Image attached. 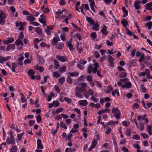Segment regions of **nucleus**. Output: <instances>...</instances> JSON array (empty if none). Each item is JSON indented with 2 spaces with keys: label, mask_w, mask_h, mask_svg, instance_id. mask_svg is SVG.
I'll return each instance as SVG.
<instances>
[{
  "label": "nucleus",
  "mask_w": 152,
  "mask_h": 152,
  "mask_svg": "<svg viewBox=\"0 0 152 152\" xmlns=\"http://www.w3.org/2000/svg\"><path fill=\"white\" fill-rule=\"evenodd\" d=\"M56 58L59 61L63 62H64L66 61L67 60L66 57L64 56H62L59 55H57L56 57Z\"/></svg>",
  "instance_id": "f257e3e1"
},
{
  "label": "nucleus",
  "mask_w": 152,
  "mask_h": 152,
  "mask_svg": "<svg viewBox=\"0 0 152 152\" xmlns=\"http://www.w3.org/2000/svg\"><path fill=\"white\" fill-rule=\"evenodd\" d=\"M14 41V39L12 37H8L6 40H3V43L4 44L7 45L8 43L13 42Z\"/></svg>",
  "instance_id": "f03ea898"
},
{
  "label": "nucleus",
  "mask_w": 152,
  "mask_h": 152,
  "mask_svg": "<svg viewBox=\"0 0 152 152\" xmlns=\"http://www.w3.org/2000/svg\"><path fill=\"white\" fill-rule=\"evenodd\" d=\"M132 84L131 82H127L126 83L121 86V87L122 88H129L131 87Z\"/></svg>",
  "instance_id": "7ed1b4c3"
},
{
  "label": "nucleus",
  "mask_w": 152,
  "mask_h": 152,
  "mask_svg": "<svg viewBox=\"0 0 152 152\" xmlns=\"http://www.w3.org/2000/svg\"><path fill=\"white\" fill-rule=\"evenodd\" d=\"M7 144L14 145L15 144V140L14 138H10L7 137Z\"/></svg>",
  "instance_id": "20e7f679"
},
{
  "label": "nucleus",
  "mask_w": 152,
  "mask_h": 152,
  "mask_svg": "<svg viewBox=\"0 0 152 152\" xmlns=\"http://www.w3.org/2000/svg\"><path fill=\"white\" fill-rule=\"evenodd\" d=\"M107 27L104 25H103V27L101 29V31L102 34L104 35H107L108 32L107 31Z\"/></svg>",
  "instance_id": "39448f33"
},
{
  "label": "nucleus",
  "mask_w": 152,
  "mask_h": 152,
  "mask_svg": "<svg viewBox=\"0 0 152 152\" xmlns=\"http://www.w3.org/2000/svg\"><path fill=\"white\" fill-rule=\"evenodd\" d=\"M106 112H108V113H110V109H104L101 110L99 111L98 112V114L99 115H100Z\"/></svg>",
  "instance_id": "423d86ee"
},
{
  "label": "nucleus",
  "mask_w": 152,
  "mask_h": 152,
  "mask_svg": "<svg viewBox=\"0 0 152 152\" xmlns=\"http://www.w3.org/2000/svg\"><path fill=\"white\" fill-rule=\"evenodd\" d=\"M152 2L148 3L145 5V7L147 10H152Z\"/></svg>",
  "instance_id": "0eeeda50"
},
{
  "label": "nucleus",
  "mask_w": 152,
  "mask_h": 152,
  "mask_svg": "<svg viewBox=\"0 0 152 152\" xmlns=\"http://www.w3.org/2000/svg\"><path fill=\"white\" fill-rule=\"evenodd\" d=\"M41 140L38 139L37 140V147L40 149H42L43 148V145L41 144Z\"/></svg>",
  "instance_id": "6e6552de"
},
{
  "label": "nucleus",
  "mask_w": 152,
  "mask_h": 152,
  "mask_svg": "<svg viewBox=\"0 0 152 152\" xmlns=\"http://www.w3.org/2000/svg\"><path fill=\"white\" fill-rule=\"evenodd\" d=\"M15 44L17 46H19L20 45L22 46L23 45V43L21 39H18L15 42Z\"/></svg>",
  "instance_id": "1a4fd4ad"
},
{
  "label": "nucleus",
  "mask_w": 152,
  "mask_h": 152,
  "mask_svg": "<svg viewBox=\"0 0 152 152\" xmlns=\"http://www.w3.org/2000/svg\"><path fill=\"white\" fill-rule=\"evenodd\" d=\"M79 104L81 106H85L87 105L88 102L86 100H81L79 101Z\"/></svg>",
  "instance_id": "9d476101"
},
{
  "label": "nucleus",
  "mask_w": 152,
  "mask_h": 152,
  "mask_svg": "<svg viewBox=\"0 0 152 152\" xmlns=\"http://www.w3.org/2000/svg\"><path fill=\"white\" fill-rule=\"evenodd\" d=\"M86 19L87 20V21L90 23V24L91 25H94L95 24V22L94 20L91 18L87 16L86 17Z\"/></svg>",
  "instance_id": "9b49d317"
},
{
  "label": "nucleus",
  "mask_w": 152,
  "mask_h": 152,
  "mask_svg": "<svg viewBox=\"0 0 152 152\" xmlns=\"http://www.w3.org/2000/svg\"><path fill=\"white\" fill-rule=\"evenodd\" d=\"M94 69L93 66L91 65H89L87 69V73L89 74H91L92 71L93 72Z\"/></svg>",
  "instance_id": "f8f14e48"
},
{
  "label": "nucleus",
  "mask_w": 152,
  "mask_h": 152,
  "mask_svg": "<svg viewBox=\"0 0 152 152\" xmlns=\"http://www.w3.org/2000/svg\"><path fill=\"white\" fill-rule=\"evenodd\" d=\"M47 27L45 29V30L48 35H50L51 34L50 31L52 30V28L48 26H47Z\"/></svg>",
  "instance_id": "ddd939ff"
},
{
  "label": "nucleus",
  "mask_w": 152,
  "mask_h": 152,
  "mask_svg": "<svg viewBox=\"0 0 152 152\" xmlns=\"http://www.w3.org/2000/svg\"><path fill=\"white\" fill-rule=\"evenodd\" d=\"M108 61L110 63V66H113V58L112 57V56L110 55H109Z\"/></svg>",
  "instance_id": "4468645a"
},
{
  "label": "nucleus",
  "mask_w": 152,
  "mask_h": 152,
  "mask_svg": "<svg viewBox=\"0 0 152 152\" xmlns=\"http://www.w3.org/2000/svg\"><path fill=\"white\" fill-rule=\"evenodd\" d=\"M58 39H59V37H58V38L56 37H54L53 40H52V44L53 45H56L57 43L58 42Z\"/></svg>",
  "instance_id": "2eb2a0df"
},
{
  "label": "nucleus",
  "mask_w": 152,
  "mask_h": 152,
  "mask_svg": "<svg viewBox=\"0 0 152 152\" xmlns=\"http://www.w3.org/2000/svg\"><path fill=\"white\" fill-rule=\"evenodd\" d=\"M64 45V43L62 42H60L59 44L56 45L55 47L56 48H57L60 50L62 49L63 46Z\"/></svg>",
  "instance_id": "dca6fc26"
},
{
  "label": "nucleus",
  "mask_w": 152,
  "mask_h": 152,
  "mask_svg": "<svg viewBox=\"0 0 152 152\" xmlns=\"http://www.w3.org/2000/svg\"><path fill=\"white\" fill-rule=\"evenodd\" d=\"M122 10L124 12V14L123 15L122 17L124 18L128 15V11L126 10V8L124 7H122Z\"/></svg>",
  "instance_id": "f3484780"
},
{
  "label": "nucleus",
  "mask_w": 152,
  "mask_h": 152,
  "mask_svg": "<svg viewBox=\"0 0 152 152\" xmlns=\"http://www.w3.org/2000/svg\"><path fill=\"white\" fill-rule=\"evenodd\" d=\"M94 67H93L94 69L93 70V72L94 73H96L97 71V68L99 67V65L98 63H96L94 64Z\"/></svg>",
  "instance_id": "a211bd4d"
},
{
  "label": "nucleus",
  "mask_w": 152,
  "mask_h": 152,
  "mask_svg": "<svg viewBox=\"0 0 152 152\" xmlns=\"http://www.w3.org/2000/svg\"><path fill=\"white\" fill-rule=\"evenodd\" d=\"M69 76H76L79 75V73L75 71L72 73H69Z\"/></svg>",
  "instance_id": "6ab92c4d"
},
{
  "label": "nucleus",
  "mask_w": 152,
  "mask_h": 152,
  "mask_svg": "<svg viewBox=\"0 0 152 152\" xmlns=\"http://www.w3.org/2000/svg\"><path fill=\"white\" fill-rule=\"evenodd\" d=\"M121 23L123 26L125 27H126L127 26L128 22L126 20L123 19L121 21Z\"/></svg>",
  "instance_id": "aec40b11"
},
{
  "label": "nucleus",
  "mask_w": 152,
  "mask_h": 152,
  "mask_svg": "<svg viewBox=\"0 0 152 152\" xmlns=\"http://www.w3.org/2000/svg\"><path fill=\"white\" fill-rule=\"evenodd\" d=\"M66 45L69 47V49L70 50H73V46L71 42L69 41L66 42Z\"/></svg>",
  "instance_id": "412c9836"
},
{
  "label": "nucleus",
  "mask_w": 152,
  "mask_h": 152,
  "mask_svg": "<svg viewBox=\"0 0 152 152\" xmlns=\"http://www.w3.org/2000/svg\"><path fill=\"white\" fill-rule=\"evenodd\" d=\"M147 131L148 132L150 135H152V132H151V127L149 125H147Z\"/></svg>",
  "instance_id": "4be33fe9"
},
{
  "label": "nucleus",
  "mask_w": 152,
  "mask_h": 152,
  "mask_svg": "<svg viewBox=\"0 0 152 152\" xmlns=\"http://www.w3.org/2000/svg\"><path fill=\"white\" fill-rule=\"evenodd\" d=\"M146 116L147 115L146 114L144 115L143 116L138 115L137 117V120L138 121H140L141 119H142L143 120H144Z\"/></svg>",
  "instance_id": "5701e85b"
},
{
  "label": "nucleus",
  "mask_w": 152,
  "mask_h": 152,
  "mask_svg": "<svg viewBox=\"0 0 152 152\" xmlns=\"http://www.w3.org/2000/svg\"><path fill=\"white\" fill-rule=\"evenodd\" d=\"M99 26L98 23L94 25L93 27H92V29L94 31H98L99 30Z\"/></svg>",
  "instance_id": "b1692460"
},
{
  "label": "nucleus",
  "mask_w": 152,
  "mask_h": 152,
  "mask_svg": "<svg viewBox=\"0 0 152 152\" xmlns=\"http://www.w3.org/2000/svg\"><path fill=\"white\" fill-rule=\"evenodd\" d=\"M34 18L32 16V15L31 14L30 16H27L26 17V19L29 21H33L34 20Z\"/></svg>",
  "instance_id": "393cba45"
},
{
  "label": "nucleus",
  "mask_w": 152,
  "mask_h": 152,
  "mask_svg": "<svg viewBox=\"0 0 152 152\" xmlns=\"http://www.w3.org/2000/svg\"><path fill=\"white\" fill-rule=\"evenodd\" d=\"M120 115L121 113L120 111H118V112L117 113L114 114V115L115 117L118 119H119L120 118Z\"/></svg>",
  "instance_id": "a878e982"
},
{
  "label": "nucleus",
  "mask_w": 152,
  "mask_h": 152,
  "mask_svg": "<svg viewBox=\"0 0 152 152\" xmlns=\"http://www.w3.org/2000/svg\"><path fill=\"white\" fill-rule=\"evenodd\" d=\"M20 95L21 96V102L22 103H23L24 102H26L27 101V99H26V97L21 93L20 94Z\"/></svg>",
  "instance_id": "bb28decb"
},
{
  "label": "nucleus",
  "mask_w": 152,
  "mask_h": 152,
  "mask_svg": "<svg viewBox=\"0 0 152 152\" xmlns=\"http://www.w3.org/2000/svg\"><path fill=\"white\" fill-rule=\"evenodd\" d=\"M12 70L13 72H15V69L17 67V64L15 63H12Z\"/></svg>",
  "instance_id": "cd10ccee"
},
{
  "label": "nucleus",
  "mask_w": 152,
  "mask_h": 152,
  "mask_svg": "<svg viewBox=\"0 0 152 152\" xmlns=\"http://www.w3.org/2000/svg\"><path fill=\"white\" fill-rule=\"evenodd\" d=\"M6 16L4 13L1 12L0 13V19H4L6 18Z\"/></svg>",
  "instance_id": "c85d7f7f"
},
{
  "label": "nucleus",
  "mask_w": 152,
  "mask_h": 152,
  "mask_svg": "<svg viewBox=\"0 0 152 152\" xmlns=\"http://www.w3.org/2000/svg\"><path fill=\"white\" fill-rule=\"evenodd\" d=\"M145 26H148V29H150L152 26V22L150 21L146 23Z\"/></svg>",
  "instance_id": "c756f323"
},
{
  "label": "nucleus",
  "mask_w": 152,
  "mask_h": 152,
  "mask_svg": "<svg viewBox=\"0 0 152 152\" xmlns=\"http://www.w3.org/2000/svg\"><path fill=\"white\" fill-rule=\"evenodd\" d=\"M18 148L16 146H14L12 147L10 149V152H17Z\"/></svg>",
  "instance_id": "7c9ffc66"
},
{
  "label": "nucleus",
  "mask_w": 152,
  "mask_h": 152,
  "mask_svg": "<svg viewBox=\"0 0 152 152\" xmlns=\"http://www.w3.org/2000/svg\"><path fill=\"white\" fill-rule=\"evenodd\" d=\"M45 19L44 18H39V20L40 22L42 23L43 24V26H45L46 25V22L45 21Z\"/></svg>",
  "instance_id": "2f4dec72"
},
{
  "label": "nucleus",
  "mask_w": 152,
  "mask_h": 152,
  "mask_svg": "<svg viewBox=\"0 0 152 152\" xmlns=\"http://www.w3.org/2000/svg\"><path fill=\"white\" fill-rule=\"evenodd\" d=\"M35 31L38 33L39 35H40L42 34V31L39 27H37L34 28Z\"/></svg>",
  "instance_id": "473e14b6"
},
{
  "label": "nucleus",
  "mask_w": 152,
  "mask_h": 152,
  "mask_svg": "<svg viewBox=\"0 0 152 152\" xmlns=\"http://www.w3.org/2000/svg\"><path fill=\"white\" fill-rule=\"evenodd\" d=\"M145 60L144 54H143L140 56V57L139 59V61L140 63H141L142 61Z\"/></svg>",
  "instance_id": "72a5a7b5"
},
{
  "label": "nucleus",
  "mask_w": 152,
  "mask_h": 152,
  "mask_svg": "<svg viewBox=\"0 0 152 152\" xmlns=\"http://www.w3.org/2000/svg\"><path fill=\"white\" fill-rule=\"evenodd\" d=\"M75 95L78 98H83V95L81 94L80 93H79L78 91H75Z\"/></svg>",
  "instance_id": "f704fd0d"
},
{
  "label": "nucleus",
  "mask_w": 152,
  "mask_h": 152,
  "mask_svg": "<svg viewBox=\"0 0 152 152\" xmlns=\"http://www.w3.org/2000/svg\"><path fill=\"white\" fill-rule=\"evenodd\" d=\"M134 7L137 10H139L140 8V4L137 3L135 1L134 3Z\"/></svg>",
  "instance_id": "c9c22d12"
},
{
  "label": "nucleus",
  "mask_w": 152,
  "mask_h": 152,
  "mask_svg": "<svg viewBox=\"0 0 152 152\" xmlns=\"http://www.w3.org/2000/svg\"><path fill=\"white\" fill-rule=\"evenodd\" d=\"M76 91H79L80 92H83L84 89L83 88H79L77 86L75 88Z\"/></svg>",
  "instance_id": "e433bc0d"
},
{
  "label": "nucleus",
  "mask_w": 152,
  "mask_h": 152,
  "mask_svg": "<svg viewBox=\"0 0 152 152\" xmlns=\"http://www.w3.org/2000/svg\"><path fill=\"white\" fill-rule=\"evenodd\" d=\"M126 77V72H121L119 76L120 78H123Z\"/></svg>",
  "instance_id": "4c0bfd02"
},
{
  "label": "nucleus",
  "mask_w": 152,
  "mask_h": 152,
  "mask_svg": "<svg viewBox=\"0 0 152 152\" xmlns=\"http://www.w3.org/2000/svg\"><path fill=\"white\" fill-rule=\"evenodd\" d=\"M53 76L56 78H58L60 76V74L57 72H53Z\"/></svg>",
  "instance_id": "58836bf2"
},
{
  "label": "nucleus",
  "mask_w": 152,
  "mask_h": 152,
  "mask_svg": "<svg viewBox=\"0 0 152 152\" xmlns=\"http://www.w3.org/2000/svg\"><path fill=\"white\" fill-rule=\"evenodd\" d=\"M141 88L142 89V91L143 93H145L146 92V88L144 87L143 85H142L140 86Z\"/></svg>",
  "instance_id": "ea45409f"
},
{
  "label": "nucleus",
  "mask_w": 152,
  "mask_h": 152,
  "mask_svg": "<svg viewBox=\"0 0 152 152\" xmlns=\"http://www.w3.org/2000/svg\"><path fill=\"white\" fill-rule=\"evenodd\" d=\"M140 135L142 136V137L144 139H146L148 138V135L146 133H141Z\"/></svg>",
  "instance_id": "a19ab883"
},
{
  "label": "nucleus",
  "mask_w": 152,
  "mask_h": 152,
  "mask_svg": "<svg viewBox=\"0 0 152 152\" xmlns=\"http://www.w3.org/2000/svg\"><path fill=\"white\" fill-rule=\"evenodd\" d=\"M60 125L62 127L65 129H66L67 128V127L66 126L65 124L62 121L60 122Z\"/></svg>",
  "instance_id": "79ce46f5"
},
{
  "label": "nucleus",
  "mask_w": 152,
  "mask_h": 152,
  "mask_svg": "<svg viewBox=\"0 0 152 152\" xmlns=\"http://www.w3.org/2000/svg\"><path fill=\"white\" fill-rule=\"evenodd\" d=\"M28 73L29 75V76L34 75L35 74V72L33 70L30 69L28 70Z\"/></svg>",
  "instance_id": "37998d69"
},
{
  "label": "nucleus",
  "mask_w": 152,
  "mask_h": 152,
  "mask_svg": "<svg viewBox=\"0 0 152 152\" xmlns=\"http://www.w3.org/2000/svg\"><path fill=\"white\" fill-rule=\"evenodd\" d=\"M54 64L55 65L56 68V69H58L59 67V63L58 61H57L55 60L54 61Z\"/></svg>",
  "instance_id": "c03bdc74"
},
{
  "label": "nucleus",
  "mask_w": 152,
  "mask_h": 152,
  "mask_svg": "<svg viewBox=\"0 0 152 152\" xmlns=\"http://www.w3.org/2000/svg\"><path fill=\"white\" fill-rule=\"evenodd\" d=\"M118 111H120L118 110V108H113L112 110V112L114 114L115 113L117 112V113Z\"/></svg>",
  "instance_id": "a18cd8bd"
},
{
  "label": "nucleus",
  "mask_w": 152,
  "mask_h": 152,
  "mask_svg": "<svg viewBox=\"0 0 152 152\" xmlns=\"http://www.w3.org/2000/svg\"><path fill=\"white\" fill-rule=\"evenodd\" d=\"M53 104L55 107H57L59 105V103L58 101H54L53 102Z\"/></svg>",
  "instance_id": "49530a36"
},
{
  "label": "nucleus",
  "mask_w": 152,
  "mask_h": 152,
  "mask_svg": "<svg viewBox=\"0 0 152 152\" xmlns=\"http://www.w3.org/2000/svg\"><path fill=\"white\" fill-rule=\"evenodd\" d=\"M66 80L68 83H72V79L69 76H68V77L67 78Z\"/></svg>",
  "instance_id": "de8ad7c7"
},
{
  "label": "nucleus",
  "mask_w": 152,
  "mask_h": 152,
  "mask_svg": "<svg viewBox=\"0 0 152 152\" xmlns=\"http://www.w3.org/2000/svg\"><path fill=\"white\" fill-rule=\"evenodd\" d=\"M64 99L65 101L67 102L68 103L70 104L72 102L71 99L67 97H64Z\"/></svg>",
  "instance_id": "09e8293b"
},
{
  "label": "nucleus",
  "mask_w": 152,
  "mask_h": 152,
  "mask_svg": "<svg viewBox=\"0 0 152 152\" xmlns=\"http://www.w3.org/2000/svg\"><path fill=\"white\" fill-rule=\"evenodd\" d=\"M24 134V133H22L19 134H18V141H20L21 140L22 137Z\"/></svg>",
  "instance_id": "8fccbe9b"
},
{
  "label": "nucleus",
  "mask_w": 152,
  "mask_h": 152,
  "mask_svg": "<svg viewBox=\"0 0 152 152\" xmlns=\"http://www.w3.org/2000/svg\"><path fill=\"white\" fill-rule=\"evenodd\" d=\"M140 130L142 131L144 129V124L143 123H140Z\"/></svg>",
  "instance_id": "3c124183"
},
{
  "label": "nucleus",
  "mask_w": 152,
  "mask_h": 152,
  "mask_svg": "<svg viewBox=\"0 0 152 152\" xmlns=\"http://www.w3.org/2000/svg\"><path fill=\"white\" fill-rule=\"evenodd\" d=\"M65 81V78L64 77H62L61 78H60L58 79L59 82L63 84Z\"/></svg>",
  "instance_id": "603ef678"
},
{
  "label": "nucleus",
  "mask_w": 152,
  "mask_h": 152,
  "mask_svg": "<svg viewBox=\"0 0 152 152\" xmlns=\"http://www.w3.org/2000/svg\"><path fill=\"white\" fill-rule=\"evenodd\" d=\"M91 37H93L94 39H96V32H93L91 33Z\"/></svg>",
  "instance_id": "864d4df0"
},
{
  "label": "nucleus",
  "mask_w": 152,
  "mask_h": 152,
  "mask_svg": "<svg viewBox=\"0 0 152 152\" xmlns=\"http://www.w3.org/2000/svg\"><path fill=\"white\" fill-rule=\"evenodd\" d=\"M77 67L78 68L81 70H83L84 69V67L83 66L81 65L80 64H78L77 65Z\"/></svg>",
  "instance_id": "5fc2aeb1"
},
{
  "label": "nucleus",
  "mask_w": 152,
  "mask_h": 152,
  "mask_svg": "<svg viewBox=\"0 0 152 152\" xmlns=\"http://www.w3.org/2000/svg\"><path fill=\"white\" fill-rule=\"evenodd\" d=\"M31 61V60H30L29 59H25L24 61V63L25 64H30Z\"/></svg>",
  "instance_id": "6e6d98bb"
},
{
  "label": "nucleus",
  "mask_w": 152,
  "mask_h": 152,
  "mask_svg": "<svg viewBox=\"0 0 152 152\" xmlns=\"http://www.w3.org/2000/svg\"><path fill=\"white\" fill-rule=\"evenodd\" d=\"M94 54L96 58H98L100 56V55L97 51L94 52Z\"/></svg>",
  "instance_id": "4d7b16f0"
},
{
  "label": "nucleus",
  "mask_w": 152,
  "mask_h": 152,
  "mask_svg": "<svg viewBox=\"0 0 152 152\" xmlns=\"http://www.w3.org/2000/svg\"><path fill=\"white\" fill-rule=\"evenodd\" d=\"M130 129H129V130H126V133L127 136H130L131 135V131Z\"/></svg>",
  "instance_id": "13d9d810"
},
{
  "label": "nucleus",
  "mask_w": 152,
  "mask_h": 152,
  "mask_svg": "<svg viewBox=\"0 0 152 152\" xmlns=\"http://www.w3.org/2000/svg\"><path fill=\"white\" fill-rule=\"evenodd\" d=\"M36 119L38 123H39L41 121L42 119L40 116L39 115H38L36 117Z\"/></svg>",
  "instance_id": "bf43d9fd"
},
{
  "label": "nucleus",
  "mask_w": 152,
  "mask_h": 152,
  "mask_svg": "<svg viewBox=\"0 0 152 152\" xmlns=\"http://www.w3.org/2000/svg\"><path fill=\"white\" fill-rule=\"evenodd\" d=\"M132 138L136 140H139L140 139L139 136H138L137 134H135L133 136Z\"/></svg>",
  "instance_id": "052dcab7"
},
{
  "label": "nucleus",
  "mask_w": 152,
  "mask_h": 152,
  "mask_svg": "<svg viewBox=\"0 0 152 152\" xmlns=\"http://www.w3.org/2000/svg\"><path fill=\"white\" fill-rule=\"evenodd\" d=\"M78 62L81 64L84 65L87 63V61L82 60L78 61Z\"/></svg>",
  "instance_id": "680f3d73"
},
{
  "label": "nucleus",
  "mask_w": 152,
  "mask_h": 152,
  "mask_svg": "<svg viewBox=\"0 0 152 152\" xmlns=\"http://www.w3.org/2000/svg\"><path fill=\"white\" fill-rule=\"evenodd\" d=\"M66 69V67L65 66L61 67L59 69V71L60 72H64L65 71Z\"/></svg>",
  "instance_id": "e2e57ef3"
},
{
  "label": "nucleus",
  "mask_w": 152,
  "mask_h": 152,
  "mask_svg": "<svg viewBox=\"0 0 152 152\" xmlns=\"http://www.w3.org/2000/svg\"><path fill=\"white\" fill-rule=\"evenodd\" d=\"M84 75H81L79 77L77 78V80L78 81H80L81 80H84Z\"/></svg>",
  "instance_id": "0e129e2a"
},
{
  "label": "nucleus",
  "mask_w": 152,
  "mask_h": 152,
  "mask_svg": "<svg viewBox=\"0 0 152 152\" xmlns=\"http://www.w3.org/2000/svg\"><path fill=\"white\" fill-rule=\"evenodd\" d=\"M97 144V142L95 140V139H94V140L92 141V143H91V145L93 146H94V147L95 148L96 146V144Z\"/></svg>",
  "instance_id": "69168bd1"
},
{
  "label": "nucleus",
  "mask_w": 152,
  "mask_h": 152,
  "mask_svg": "<svg viewBox=\"0 0 152 152\" xmlns=\"http://www.w3.org/2000/svg\"><path fill=\"white\" fill-rule=\"evenodd\" d=\"M92 77L91 75H88L87 76V80L88 81H90L92 80Z\"/></svg>",
  "instance_id": "338daca9"
},
{
  "label": "nucleus",
  "mask_w": 152,
  "mask_h": 152,
  "mask_svg": "<svg viewBox=\"0 0 152 152\" xmlns=\"http://www.w3.org/2000/svg\"><path fill=\"white\" fill-rule=\"evenodd\" d=\"M63 108H58L56 111V113H59L61 112L63 110Z\"/></svg>",
  "instance_id": "774afa93"
}]
</instances>
